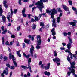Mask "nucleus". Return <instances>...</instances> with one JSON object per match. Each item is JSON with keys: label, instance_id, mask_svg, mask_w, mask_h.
Listing matches in <instances>:
<instances>
[{"label": "nucleus", "instance_id": "nucleus-54", "mask_svg": "<svg viewBox=\"0 0 77 77\" xmlns=\"http://www.w3.org/2000/svg\"><path fill=\"white\" fill-rule=\"evenodd\" d=\"M72 56L74 57H75V58H76V57H77V55L76 54L73 55Z\"/></svg>", "mask_w": 77, "mask_h": 77}, {"label": "nucleus", "instance_id": "nucleus-25", "mask_svg": "<svg viewBox=\"0 0 77 77\" xmlns=\"http://www.w3.org/2000/svg\"><path fill=\"white\" fill-rule=\"evenodd\" d=\"M31 58H30L29 60H28V66H30V62H31Z\"/></svg>", "mask_w": 77, "mask_h": 77}, {"label": "nucleus", "instance_id": "nucleus-62", "mask_svg": "<svg viewBox=\"0 0 77 77\" xmlns=\"http://www.w3.org/2000/svg\"><path fill=\"white\" fill-rule=\"evenodd\" d=\"M12 72H10V77H11L12 76Z\"/></svg>", "mask_w": 77, "mask_h": 77}, {"label": "nucleus", "instance_id": "nucleus-28", "mask_svg": "<svg viewBox=\"0 0 77 77\" xmlns=\"http://www.w3.org/2000/svg\"><path fill=\"white\" fill-rule=\"evenodd\" d=\"M60 17H58L57 18V23H59L60 22Z\"/></svg>", "mask_w": 77, "mask_h": 77}, {"label": "nucleus", "instance_id": "nucleus-59", "mask_svg": "<svg viewBox=\"0 0 77 77\" xmlns=\"http://www.w3.org/2000/svg\"><path fill=\"white\" fill-rule=\"evenodd\" d=\"M6 65L7 66V67H8V68H10V65H9V64H6Z\"/></svg>", "mask_w": 77, "mask_h": 77}, {"label": "nucleus", "instance_id": "nucleus-49", "mask_svg": "<svg viewBox=\"0 0 77 77\" xmlns=\"http://www.w3.org/2000/svg\"><path fill=\"white\" fill-rule=\"evenodd\" d=\"M22 14L23 15V16L24 17H27V15L25 13Z\"/></svg>", "mask_w": 77, "mask_h": 77}, {"label": "nucleus", "instance_id": "nucleus-41", "mask_svg": "<svg viewBox=\"0 0 77 77\" xmlns=\"http://www.w3.org/2000/svg\"><path fill=\"white\" fill-rule=\"evenodd\" d=\"M10 68L11 69H14L15 66H11V67H10Z\"/></svg>", "mask_w": 77, "mask_h": 77}, {"label": "nucleus", "instance_id": "nucleus-1", "mask_svg": "<svg viewBox=\"0 0 77 77\" xmlns=\"http://www.w3.org/2000/svg\"><path fill=\"white\" fill-rule=\"evenodd\" d=\"M42 2H43L45 3V2H47V0H40V1H38L35 4V5H38V6H39L38 8L41 12H42V8H44V6L43 3Z\"/></svg>", "mask_w": 77, "mask_h": 77}, {"label": "nucleus", "instance_id": "nucleus-27", "mask_svg": "<svg viewBox=\"0 0 77 77\" xmlns=\"http://www.w3.org/2000/svg\"><path fill=\"white\" fill-rule=\"evenodd\" d=\"M21 30V26H20L17 28V31H20Z\"/></svg>", "mask_w": 77, "mask_h": 77}, {"label": "nucleus", "instance_id": "nucleus-21", "mask_svg": "<svg viewBox=\"0 0 77 77\" xmlns=\"http://www.w3.org/2000/svg\"><path fill=\"white\" fill-rule=\"evenodd\" d=\"M2 20H3V23H5L6 20V17L4 15L2 16Z\"/></svg>", "mask_w": 77, "mask_h": 77}, {"label": "nucleus", "instance_id": "nucleus-2", "mask_svg": "<svg viewBox=\"0 0 77 77\" xmlns=\"http://www.w3.org/2000/svg\"><path fill=\"white\" fill-rule=\"evenodd\" d=\"M47 13L50 14L51 15V18L53 19L54 18V15L55 14H57V11L55 9V8H54L52 9H50L49 10H46Z\"/></svg>", "mask_w": 77, "mask_h": 77}, {"label": "nucleus", "instance_id": "nucleus-13", "mask_svg": "<svg viewBox=\"0 0 77 77\" xmlns=\"http://www.w3.org/2000/svg\"><path fill=\"white\" fill-rule=\"evenodd\" d=\"M72 70H71V73H72L74 75L75 77H77V75H75V70L74 69V68H72Z\"/></svg>", "mask_w": 77, "mask_h": 77}, {"label": "nucleus", "instance_id": "nucleus-56", "mask_svg": "<svg viewBox=\"0 0 77 77\" xmlns=\"http://www.w3.org/2000/svg\"><path fill=\"white\" fill-rule=\"evenodd\" d=\"M23 48H25V47H26V45L25 44V43H23Z\"/></svg>", "mask_w": 77, "mask_h": 77}, {"label": "nucleus", "instance_id": "nucleus-33", "mask_svg": "<svg viewBox=\"0 0 77 77\" xmlns=\"http://www.w3.org/2000/svg\"><path fill=\"white\" fill-rule=\"evenodd\" d=\"M21 68H24V69H26V68H28V67H27L23 65H22L21 66Z\"/></svg>", "mask_w": 77, "mask_h": 77}, {"label": "nucleus", "instance_id": "nucleus-36", "mask_svg": "<svg viewBox=\"0 0 77 77\" xmlns=\"http://www.w3.org/2000/svg\"><path fill=\"white\" fill-rule=\"evenodd\" d=\"M5 44L6 45H10V44H9V43L8 42V41H7L6 42H5Z\"/></svg>", "mask_w": 77, "mask_h": 77}, {"label": "nucleus", "instance_id": "nucleus-34", "mask_svg": "<svg viewBox=\"0 0 77 77\" xmlns=\"http://www.w3.org/2000/svg\"><path fill=\"white\" fill-rule=\"evenodd\" d=\"M8 60V57L6 56H5L4 57V61H5V60Z\"/></svg>", "mask_w": 77, "mask_h": 77}, {"label": "nucleus", "instance_id": "nucleus-3", "mask_svg": "<svg viewBox=\"0 0 77 77\" xmlns=\"http://www.w3.org/2000/svg\"><path fill=\"white\" fill-rule=\"evenodd\" d=\"M37 39L38 41L37 45L36 46V49H39L41 48L40 45L41 44V36L40 35H38L37 37Z\"/></svg>", "mask_w": 77, "mask_h": 77}, {"label": "nucleus", "instance_id": "nucleus-29", "mask_svg": "<svg viewBox=\"0 0 77 77\" xmlns=\"http://www.w3.org/2000/svg\"><path fill=\"white\" fill-rule=\"evenodd\" d=\"M52 26L53 27H56V23H53Z\"/></svg>", "mask_w": 77, "mask_h": 77}, {"label": "nucleus", "instance_id": "nucleus-12", "mask_svg": "<svg viewBox=\"0 0 77 77\" xmlns=\"http://www.w3.org/2000/svg\"><path fill=\"white\" fill-rule=\"evenodd\" d=\"M53 61L54 62H60V59L59 58H56L53 59Z\"/></svg>", "mask_w": 77, "mask_h": 77}, {"label": "nucleus", "instance_id": "nucleus-6", "mask_svg": "<svg viewBox=\"0 0 77 77\" xmlns=\"http://www.w3.org/2000/svg\"><path fill=\"white\" fill-rule=\"evenodd\" d=\"M35 48L33 45H31V48H30V56L33 57V51H34V49Z\"/></svg>", "mask_w": 77, "mask_h": 77}, {"label": "nucleus", "instance_id": "nucleus-20", "mask_svg": "<svg viewBox=\"0 0 77 77\" xmlns=\"http://www.w3.org/2000/svg\"><path fill=\"white\" fill-rule=\"evenodd\" d=\"M20 51H21V50H20L18 51H17V54L20 57H21V54H20Z\"/></svg>", "mask_w": 77, "mask_h": 77}, {"label": "nucleus", "instance_id": "nucleus-4", "mask_svg": "<svg viewBox=\"0 0 77 77\" xmlns=\"http://www.w3.org/2000/svg\"><path fill=\"white\" fill-rule=\"evenodd\" d=\"M9 58L10 59H11V58L12 59V60L13 61V63L14 64L15 66V67H17V62L15 61V57H14V56L13 55H12L11 53H10L9 54Z\"/></svg>", "mask_w": 77, "mask_h": 77}, {"label": "nucleus", "instance_id": "nucleus-24", "mask_svg": "<svg viewBox=\"0 0 77 77\" xmlns=\"http://www.w3.org/2000/svg\"><path fill=\"white\" fill-rule=\"evenodd\" d=\"M57 11H58V12H62V10L60 8H57Z\"/></svg>", "mask_w": 77, "mask_h": 77}, {"label": "nucleus", "instance_id": "nucleus-10", "mask_svg": "<svg viewBox=\"0 0 77 77\" xmlns=\"http://www.w3.org/2000/svg\"><path fill=\"white\" fill-rule=\"evenodd\" d=\"M50 67V63H48L47 66H44L45 70H48V69H49Z\"/></svg>", "mask_w": 77, "mask_h": 77}, {"label": "nucleus", "instance_id": "nucleus-15", "mask_svg": "<svg viewBox=\"0 0 77 77\" xmlns=\"http://www.w3.org/2000/svg\"><path fill=\"white\" fill-rule=\"evenodd\" d=\"M23 55L24 56V57H25L26 58H27V59H29V58L30 57V54L26 55V54L24 53H23Z\"/></svg>", "mask_w": 77, "mask_h": 77}, {"label": "nucleus", "instance_id": "nucleus-9", "mask_svg": "<svg viewBox=\"0 0 77 77\" xmlns=\"http://www.w3.org/2000/svg\"><path fill=\"white\" fill-rule=\"evenodd\" d=\"M73 21H74V22H70L69 24H70V25H72V26H75L76 24V23H77V21H76L75 20H73Z\"/></svg>", "mask_w": 77, "mask_h": 77}, {"label": "nucleus", "instance_id": "nucleus-32", "mask_svg": "<svg viewBox=\"0 0 77 77\" xmlns=\"http://www.w3.org/2000/svg\"><path fill=\"white\" fill-rule=\"evenodd\" d=\"M68 2L69 3V5H72V1H70V0H69L68 1Z\"/></svg>", "mask_w": 77, "mask_h": 77}, {"label": "nucleus", "instance_id": "nucleus-23", "mask_svg": "<svg viewBox=\"0 0 77 77\" xmlns=\"http://www.w3.org/2000/svg\"><path fill=\"white\" fill-rule=\"evenodd\" d=\"M36 25H35V24H33L32 26V27L33 30H35V29H36Z\"/></svg>", "mask_w": 77, "mask_h": 77}, {"label": "nucleus", "instance_id": "nucleus-55", "mask_svg": "<svg viewBox=\"0 0 77 77\" xmlns=\"http://www.w3.org/2000/svg\"><path fill=\"white\" fill-rule=\"evenodd\" d=\"M16 46L17 47L20 46V44H19V42H17V43L16 44Z\"/></svg>", "mask_w": 77, "mask_h": 77}, {"label": "nucleus", "instance_id": "nucleus-43", "mask_svg": "<svg viewBox=\"0 0 77 77\" xmlns=\"http://www.w3.org/2000/svg\"><path fill=\"white\" fill-rule=\"evenodd\" d=\"M17 12V10L16 9H14L13 12L14 13V14H16Z\"/></svg>", "mask_w": 77, "mask_h": 77}, {"label": "nucleus", "instance_id": "nucleus-42", "mask_svg": "<svg viewBox=\"0 0 77 77\" xmlns=\"http://www.w3.org/2000/svg\"><path fill=\"white\" fill-rule=\"evenodd\" d=\"M40 26H44V23L43 22H40Z\"/></svg>", "mask_w": 77, "mask_h": 77}, {"label": "nucleus", "instance_id": "nucleus-63", "mask_svg": "<svg viewBox=\"0 0 77 77\" xmlns=\"http://www.w3.org/2000/svg\"><path fill=\"white\" fill-rule=\"evenodd\" d=\"M31 22H34V21H35V20H34V19L33 18H32L31 20Z\"/></svg>", "mask_w": 77, "mask_h": 77}, {"label": "nucleus", "instance_id": "nucleus-7", "mask_svg": "<svg viewBox=\"0 0 77 77\" xmlns=\"http://www.w3.org/2000/svg\"><path fill=\"white\" fill-rule=\"evenodd\" d=\"M5 70L7 71H6V70H4L3 72V73L1 74L2 77H4V75L3 74H5L6 75L8 74V68L6 67L5 69Z\"/></svg>", "mask_w": 77, "mask_h": 77}, {"label": "nucleus", "instance_id": "nucleus-50", "mask_svg": "<svg viewBox=\"0 0 77 77\" xmlns=\"http://www.w3.org/2000/svg\"><path fill=\"white\" fill-rule=\"evenodd\" d=\"M72 8L73 10V11H76V10H77V9H76V8H75L73 7H72Z\"/></svg>", "mask_w": 77, "mask_h": 77}, {"label": "nucleus", "instance_id": "nucleus-57", "mask_svg": "<svg viewBox=\"0 0 77 77\" xmlns=\"http://www.w3.org/2000/svg\"><path fill=\"white\" fill-rule=\"evenodd\" d=\"M60 50H65V48L63 47H61L60 48Z\"/></svg>", "mask_w": 77, "mask_h": 77}, {"label": "nucleus", "instance_id": "nucleus-5", "mask_svg": "<svg viewBox=\"0 0 77 77\" xmlns=\"http://www.w3.org/2000/svg\"><path fill=\"white\" fill-rule=\"evenodd\" d=\"M67 59L68 61L70 63V64L71 65V68H72H72H75V67L74 66L75 65V63L74 62H73L72 63H71V59H70V58L69 57V56H68L67 57Z\"/></svg>", "mask_w": 77, "mask_h": 77}, {"label": "nucleus", "instance_id": "nucleus-37", "mask_svg": "<svg viewBox=\"0 0 77 77\" xmlns=\"http://www.w3.org/2000/svg\"><path fill=\"white\" fill-rule=\"evenodd\" d=\"M52 33V35L53 36H55L56 35V32H53Z\"/></svg>", "mask_w": 77, "mask_h": 77}, {"label": "nucleus", "instance_id": "nucleus-14", "mask_svg": "<svg viewBox=\"0 0 77 77\" xmlns=\"http://www.w3.org/2000/svg\"><path fill=\"white\" fill-rule=\"evenodd\" d=\"M3 9L2 8V5H0V16L1 17L2 16V14L3 12Z\"/></svg>", "mask_w": 77, "mask_h": 77}, {"label": "nucleus", "instance_id": "nucleus-19", "mask_svg": "<svg viewBox=\"0 0 77 77\" xmlns=\"http://www.w3.org/2000/svg\"><path fill=\"white\" fill-rule=\"evenodd\" d=\"M69 71H71V72H67V75H68V76H70V75H71V70H72V68H71L70 67V68H69Z\"/></svg>", "mask_w": 77, "mask_h": 77}, {"label": "nucleus", "instance_id": "nucleus-44", "mask_svg": "<svg viewBox=\"0 0 77 77\" xmlns=\"http://www.w3.org/2000/svg\"><path fill=\"white\" fill-rule=\"evenodd\" d=\"M34 57H35V58H37V54H34Z\"/></svg>", "mask_w": 77, "mask_h": 77}, {"label": "nucleus", "instance_id": "nucleus-60", "mask_svg": "<svg viewBox=\"0 0 77 77\" xmlns=\"http://www.w3.org/2000/svg\"><path fill=\"white\" fill-rule=\"evenodd\" d=\"M11 12L12 15H13V11H12V9H11Z\"/></svg>", "mask_w": 77, "mask_h": 77}, {"label": "nucleus", "instance_id": "nucleus-38", "mask_svg": "<svg viewBox=\"0 0 77 77\" xmlns=\"http://www.w3.org/2000/svg\"><path fill=\"white\" fill-rule=\"evenodd\" d=\"M63 34L64 35V36H66L68 35V33H66V32H64V33H63Z\"/></svg>", "mask_w": 77, "mask_h": 77}, {"label": "nucleus", "instance_id": "nucleus-52", "mask_svg": "<svg viewBox=\"0 0 77 77\" xmlns=\"http://www.w3.org/2000/svg\"><path fill=\"white\" fill-rule=\"evenodd\" d=\"M34 6V4H32V5H30L29 6V8H31V7H32V6Z\"/></svg>", "mask_w": 77, "mask_h": 77}, {"label": "nucleus", "instance_id": "nucleus-16", "mask_svg": "<svg viewBox=\"0 0 77 77\" xmlns=\"http://www.w3.org/2000/svg\"><path fill=\"white\" fill-rule=\"evenodd\" d=\"M6 3H7V2L6 1H3V4L6 8H8V5H6Z\"/></svg>", "mask_w": 77, "mask_h": 77}, {"label": "nucleus", "instance_id": "nucleus-51", "mask_svg": "<svg viewBox=\"0 0 77 77\" xmlns=\"http://www.w3.org/2000/svg\"><path fill=\"white\" fill-rule=\"evenodd\" d=\"M27 76H30V73H29V72H28L27 74Z\"/></svg>", "mask_w": 77, "mask_h": 77}, {"label": "nucleus", "instance_id": "nucleus-39", "mask_svg": "<svg viewBox=\"0 0 77 77\" xmlns=\"http://www.w3.org/2000/svg\"><path fill=\"white\" fill-rule=\"evenodd\" d=\"M53 23H56V19H54L52 20Z\"/></svg>", "mask_w": 77, "mask_h": 77}, {"label": "nucleus", "instance_id": "nucleus-18", "mask_svg": "<svg viewBox=\"0 0 77 77\" xmlns=\"http://www.w3.org/2000/svg\"><path fill=\"white\" fill-rule=\"evenodd\" d=\"M44 74L45 75H48V76H49L50 75V73L49 72H48L47 71H45L44 72Z\"/></svg>", "mask_w": 77, "mask_h": 77}, {"label": "nucleus", "instance_id": "nucleus-46", "mask_svg": "<svg viewBox=\"0 0 77 77\" xmlns=\"http://www.w3.org/2000/svg\"><path fill=\"white\" fill-rule=\"evenodd\" d=\"M25 9H24L23 10H22V14H25Z\"/></svg>", "mask_w": 77, "mask_h": 77}, {"label": "nucleus", "instance_id": "nucleus-53", "mask_svg": "<svg viewBox=\"0 0 77 77\" xmlns=\"http://www.w3.org/2000/svg\"><path fill=\"white\" fill-rule=\"evenodd\" d=\"M55 30L54 29V28H53L51 31V32H55Z\"/></svg>", "mask_w": 77, "mask_h": 77}, {"label": "nucleus", "instance_id": "nucleus-8", "mask_svg": "<svg viewBox=\"0 0 77 77\" xmlns=\"http://www.w3.org/2000/svg\"><path fill=\"white\" fill-rule=\"evenodd\" d=\"M12 17L11 13H8V15L7 16V18L9 22H11V20H10V18H12Z\"/></svg>", "mask_w": 77, "mask_h": 77}, {"label": "nucleus", "instance_id": "nucleus-22", "mask_svg": "<svg viewBox=\"0 0 77 77\" xmlns=\"http://www.w3.org/2000/svg\"><path fill=\"white\" fill-rule=\"evenodd\" d=\"M24 41L25 43H27V44H29V42H30V40H27L26 39H25Z\"/></svg>", "mask_w": 77, "mask_h": 77}, {"label": "nucleus", "instance_id": "nucleus-47", "mask_svg": "<svg viewBox=\"0 0 77 77\" xmlns=\"http://www.w3.org/2000/svg\"><path fill=\"white\" fill-rule=\"evenodd\" d=\"M1 29L2 31H3L5 30V27H4V26H2L1 27Z\"/></svg>", "mask_w": 77, "mask_h": 77}, {"label": "nucleus", "instance_id": "nucleus-61", "mask_svg": "<svg viewBox=\"0 0 77 77\" xmlns=\"http://www.w3.org/2000/svg\"><path fill=\"white\" fill-rule=\"evenodd\" d=\"M65 51L66 53H69V51L67 49H66Z\"/></svg>", "mask_w": 77, "mask_h": 77}, {"label": "nucleus", "instance_id": "nucleus-11", "mask_svg": "<svg viewBox=\"0 0 77 77\" xmlns=\"http://www.w3.org/2000/svg\"><path fill=\"white\" fill-rule=\"evenodd\" d=\"M63 7L65 11H66L67 12H68V11H69V9L68 8V7L66 6L63 5Z\"/></svg>", "mask_w": 77, "mask_h": 77}, {"label": "nucleus", "instance_id": "nucleus-48", "mask_svg": "<svg viewBox=\"0 0 77 77\" xmlns=\"http://www.w3.org/2000/svg\"><path fill=\"white\" fill-rule=\"evenodd\" d=\"M6 32H7V30L6 29H5V31H4L2 33V34H5V33Z\"/></svg>", "mask_w": 77, "mask_h": 77}, {"label": "nucleus", "instance_id": "nucleus-64", "mask_svg": "<svg viewBox=\"0 0 77 77\" xmlns=\"http://www.w3.org/2000/svg\"><path fill=\"white\" fill-rule=\"evenodd\" d=\"M8 26H11V23H9L8 24Z\"/></svg>", "mask_w": 77, "mask_h": 77}, {"label": "nucleus", "instance_id": "nucleus-35", "mask_svg": "<svg viewBox=\"0 0 77 77\" xmlns=\"http://www.w3.org/2000/svg\"><path fill=\"white\" fill-rule=\"evenodd\" d=\"M54 56H57V54L56 51H54Z\"/></svg>", "mask_w": 77, "mask_h": 77}, {"label": "nucleus", "instance_id": "nucleus-30", "mask_svg": "<svg viewBox=\"0 0 77 77\" xmlns=\"http://www.w3.org/2000/svg\"><path fill=\"white\" fill-rule=\"evenodd\" d=\"M2 43L3 44H5V39L4 37H2Z\"/></svg>", "mask_w": 77, "mask_h": 77}, {"label": "nucleus", "instance_id": "nucleus-45", "mask_svg": "<svg viewBox=\"0 0 77 77\" xmlns=\"http://www.w3.org/2000/svg\"><path fill=\"white\" fill-rule=\"evenodd\" d=\"M34 37H35V36L34 35H32L31 37V40L32 41H33L34 40Z\"/></svg>", "mask_w": 77, "mask_h": 77}, {"label": "nucleus", "instance_id": "nucleus-17", "mask_svg": "<svg viewBox=\"0 0 77 77\" xmlns=\"http://www.w3.org/2000/svg\"><path fill=\"white\" fill-rule=\"evenodd\" d=\"M71 43H69L67 45V47L69 50L71 48Z\"/></svg>", "mask_w": 77, "mask_h": 77}, {"label": "nucleus", "instance_id": "nucleus-40", "mask_svg": "<svg viewBox=\"0 0 77 77\" xmlns=\"http://www.w3.org/2000/svg\"><path fill=\"white\" fill-rule=\"evenodd\" d=\"M35 18V20H36V21H38V17H37L36 16H35L34 17Z\"/></svg>", "mask_w": 77, "mask_h": 77}, {"label": "nucleus", "instance_id": "nucleus-31", "mask_svg": "<svg viewBox=\"0 0 77 77\" xmlns=\"http://www.w3.org/2000/svg\"><path fill=\"white\" fill-rule=\"evenodd\" d=\"M69 39V41L70 42V43L72 44V39L71 38L69 37H68Z\"/></svg>", "mask_w": 77, "mask_h": 77}, {"label": "nucleus", "instance_id": "nucleus-58", "mask_svg": "<svg viewBox=\"0 0 77 77\" xmlns=\"http://www.w3.org/2000/svg\"><path fill=\"white\" fill-rule=\"evenodd\" d=\"M21 1L19 0L18 1V3L20 5H21Z\"/></svg>", "mask_w": 77, "mask_h": 77}, {"label": "nucleus", "instance_id": "nucleus-26", "mask_svg": "<svg viewBox=\"0 0 77 77\" xmlns=\"http://www.w3.org/2000/svg\"><path fill=\"white\" fill-rule=\"evenodd\" d=\"M28 68H29V71H30V72H31L32 73V72H33L32 71V70L31 69V66H28Z\"/></svg>", "mask_w": 77, "mask_h": 77}]
</instances>
